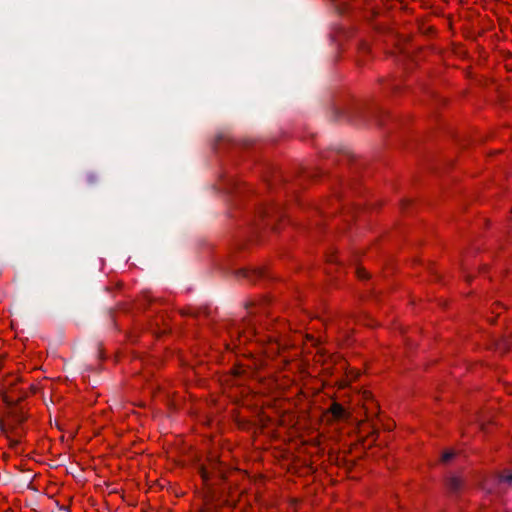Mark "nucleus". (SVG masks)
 Returning <instances> with one entry per match:
<instances>
[{
    "mask_svg": "<svg viewBox=\"0 0 512 512\" xmlns=\"http://www.w3.org/2000/svg\"><path fill=\"white\" fill-rule=\"evenodd\" d=\"M390 88H391L392 90H395V91H396V90L398 89V85H396V84H391V85H390Z\"/></svg>",
    "mask_w": 512,
    "mask_h": 512,
    "instance_id": "nucleus-13",
    "label": "nucleus"
},
{
    "mask_svg": "<svg viewBox=\"0 0 512 512\" xmlns=\"http://www.w3.org/2000/svg\"><path fill=\"white\" fill-rule=\"evenodd\" d=\"M368 49H369L368 46L366 44H363L361 50L362 51H368Z\"/></svg>",
    "mask_w": 512,
    "mask_h": 512,
    "instance_id": "nucleus-14",
    "label": "nucleus"
},
{
    "mask_svg": "<svg viewBox=\"0 0 512 512\" xmlns=\"http://www.w3.org/2000/svg\"><path fill=\"white\" fill-rule=\"evenodd\" d=\"M499 481L500 482H506L508 483L509 485H512V473L508 474V475H504V474H501L499 476Z\"/></svg>",
    "mask_w": 512,
    "mask_h": 512,
    "instance_id": "nucleus-7",
    "label": "nucleus"
},
{
    "mask_svg": "<svg viewBox=\"0 0 512 512\" xmlns=\"http://www.w3.org/2000/svg\"><path fill=\"white\" fill-rule=\"evenodd\" d=\"M358 277L361 279L367 278V272L362 269H357Z\"/></svg>",
    "mask_w": 512,
    "mask_h": 512,
    "instance_id": "nucleus-11",
    "label": "nucleus"
},
{
    "mask_svg": "<svg viewBox=\"0 0 512 512\" xmlns=\"http://www.w3.org/2000/svg\"><path fill=\"white\" fill-rule=\"evenodd\" d=\"M282 208L276 204H269L259 208L258 217L261 221L266 222L267 225H271L274 229L273 221L278 220L282 217Z\"/></svg>",
    "mask_w": 512,
    "mask_h": 512,
    "instance_id": "nucleus-1",
    "label": "nucleus"
},
{
    "mask_svg": "<svg viewBox=\"0 0 512 512\" xmlns=\"http://www.w3.org/2000/svg\"><path fill=\"white\" fill-rule=\"evenodd\" d=\"M454 455H455V453L453 451H446L442 455V461L443 462H448L451 459H453Z\"/></svg>",
    "mask_w": 512,
    "mask_h": 512,
    "instance_id": "nucleus-8",
    "label": "nucleus"
},
{
    "mask_svg": "<svg viewBox=\"0 0 512 512\" xmlns=\"http://www.w3.org/2000/svg\"><path fill=\"white\" fill-rule=\"evenodd\" d=\"M330 412L332 413L333 417L337 420L344 419L347 416L345 408L337 402L332 403V405L330 406Z\"/></svg>",
    "mask_w": 512,
    "mask_h": 512,
    "instance_id": "nucleus-5",
    "label": "nucleus"
},
{
    "mask_svg": "<svg viewBox=\"0 0 512 512\" xmlns=\"http://www.w3.org/2000/svg\"><path fill=\"white\" fill-rule=\"evenodd\" d=\"M200 474H201V477L203 478V480L206 481L209 479V473L204 467L200 468Z\"/></svg>",
    "mask_w": 512,
    "mask_h": 512,
    "instance_id": "nucleus-9",
    "label": "nucleus"
},
{
    "mask_svg": "<svg viewBox=\"0 0 512 512\" xmlns=\"http://www.w3.org/2000/svg\"><path fill=\"white\" fill-rule=\"evenodd\" d=\"M446 486L451 494H457L463 487V481L457 476H450L446 481Z\"/></svg>",
    "mask_w": 512,
    "mask_h": 512,
    "instance_id": "nucleus-4",
    "label": "nucleus"
},
{
    "mask_svg": "<svg viewBox=\"0 0 512 512\" xmlns=\"http://www.w3.org/2000/svg\"><path fill=\"white\" fill-rule=\"evenodd\" d=\"M359 121L366 123L368 119H374L378 125H383V118L386 116L385 112L378 106L367 108H358Z\"/></svg>",
    "mask_w": 512,
    "mask_h": 512,
    "instance_id": "nucleus-2",
    "label": "nucleus"
},
{
    "mask_svg": "<svg viewBox=\"0 0 512 512\" xmlns=\"http://www.w3.org/2000/svg\"><path fill=\"white\" fill-rule=\"evenodd\" d=\"M266 273L267 272L263 268L241 269L238 271L239 276L247 278L251 281H255L256 279L265 277Z\"/></svg>",
    "mask_w": 512,
    "mask_h": 512,
    "instance_id": "nucleus-3",
    "label": "nucleus"
},
{
    "mask_svg": "<svg viewBox=\"0 0 512 512\" xmlns=\"http://www.w3.org/2000/svg\"><path fill=\"white\" fill-rule=\"evenodd\" d=\"M97 180H98V178H97V176H96L95 174H92V173H91V174H89V175L87 176V181H88L90 184H94V183H96V182H97Z\"/></svg>",
    "mask_w": 512,
    "mask_h": 512,
    "instance_id": "nucleus-10",
    "label": "nucleus"
},
{
    "mask_svg": "<svg viewBox=\"0 0 512 512\" xmlns=\"http://www.w3.org/2000/svg\"><path fill=\"white\" fill-rule=\"evenodd\" d=\"M340 114L342 115H339L338 117H345L349 121H356L357 119H359V114L357 113V110L353 114H346L343 113V111H340Z\"/></svg>",
    "mask_w": 512,
    "mask_h": 512,
    "instance_id": "nucleus-6",
    "label": "nucleus"
},
{
    "mask_svg": "<svg viewBox=\"0 0 512 512\" xmlns=\"http://www.w3.org/2000/svg\"><path fill=\"white\" fill-rule=\"evenodd\" d=\"M59 512H70V511L67 507L62 506L59 508Z\"/></svg>",
    "mask_w": 512,
    "mask_h": 512,
    "instance_id": "nucleus-12",
    "label": "nucleus"
}]
</instances>
